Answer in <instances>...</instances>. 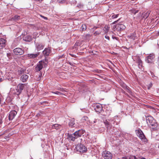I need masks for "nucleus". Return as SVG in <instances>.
I'll return each instance as SVG.
<instances>
[{"mask_svg": "<svg viewBox=\"0 0 159 159\" xmlns=\"http://www.w3.org/2000/svg\"><path fill=\"white\" fill-rule=\"evenodd\" d=\"M128 37L132 40H134L137 39V38L136 34L135 33H133L129 35L128 36Z\"/></svg>", "mask_w": 159, "mask_h": 159, "instance_id": "nucleus-20", "label": "nucleus"}, {"mask_svg": "<svg viewBox=\"0 0 159 159\" xmlns=\"http://www.w3.org/2000/svg\"><path fill=\"white\" fill-rule=\"evenodd\" d=\"M41 17H42L44 18L45 19H46V20L47 19V18L46 17H45L43 16H42V15H41Z\"/></svg>", "mask_w": 159, "mask_h": 159, "instance_id": "nucleus-52", "label": "nucleus"}, {"mask_svg": "<svg viewBox=\"0 0 159 159\" xmlns=\"http://www.w3.org/2000/svg\"><path fill=\"white\" fill-rule=\"evenodd\" d=\"M29 76L26 74L22 75L20 78V80L23 82H26L28 79Z\"/></svg>", "mask_w": 159, "mask_h": 159, "instance_id": "nucleus-22", "label": "nucleus"}, {"mask_svg": "<svg viewBox=\"0 0 159 159\" xmlns=\"http://www.w3.org/2000/svg\"><path fill=\"white\" fill-rule=\"evenodd\" d=\"M7 56L9 59H10L11 58V55L10 53H7Z\"/></svg>", "mask_w": 159, "mask_h": 159, "instance_id": "nucleus-40", "label": "nucleus"}, {"mask_svg": "<svg viewBox=\"0 0 159 159\" xmlns=\"http://www.w3.org/2000/svg\"><path fill=\"white\" fill-rule=\"evenodd\" d=\"M47 63L42 61H39L35 67V70L36 72L41 71L43 67H45Z\"/></svg>", "mask_w": 159, "mask_h": 159, "instance_id": "nucleus-3", "label": "nucleus"}, {"mask_svg": "<svg viewBox=\"0 0 159 159\" xmlns=\"http://www.w3.org/2000/svg\"><path fill=\"white\" fill-rule=\"evenodd\" d=\"M58 90H60V91L62 92H66V91L65 90V89L63 88H59L57 89Z\"/></svg>", "mask_w": 159, "mask_h": 159, "instance_id": "nucleus-39", "label": "nucleus"}, {"mask_svg": "<svg viewBox=\"0 0 159 159\" xmlns=\"http://www.w3.org/2000/svg\"><path fill=\"white\" fill-rule=\"evenodd\" d=\"M1 100L0 99V103H1Z\"/></svg>", "mask_w": 159, "mask_h": 159, "instance_id": "nucleus-60", "label": "nucleus"}, {"mask_svg": "<svg viewBox=\"0 0 159 159\" xmlns=\"http://www.w3.org/2000/svg\"><path fill=\"white\" fill-rule=\"evenodd\" d=\"M97 122V120L95 119H94V120L93 121V123H95Z\"/></svg>", "mask_w": 159, "mask_h": 159, "instance_id": "nucleus-54", "label": "nucleus"}, {"mask_svg": "<svg viewBox=\"0 0 159 159\" xmlns=\"http://www.w3.org/2000/svg\"><path fill=\"white\" fill-rule=\"evenodd\" d=\"M69 64L70 65H72V64H71V62H69Z\"/></svg>", "mask_w": 159, "mask_h": 159, "instance_id": "nucleus-59", "label": "nucleus"}, {"mask_svg": "<svg viewBox=\"0 0 159 159\" xmlns=\"http://www.w3.org/2000/svg\"><path fill=\"white\" fill-rule=\"evenodd\" d=\"M68 0H57V2L59 5L63 4L66 3Z\"/></svg>", "mask_w": 159, "mask_h": 159, "instance_id": "nucleus-27", "label": "nucleus"}, {"mask_svg": "<svg viewBox=\"0 0 159 159\" xmlns=\"http://www.w3.org/2000/svg\"><path fill=\"white\" fill-rule=\"evenodd\" d=\"M43 112L42 111H40L36 115V116H37L38 117L40 116H41L42 114H43Z\"/></svg>", "mask_w": 159, "mask_h": 159, "instance_id": "nucleus-38", "label": "nucleus"}, {"mask_svg": "<svg viewBox=\"0 0 159 159\" xmlns=\"http://www.w3.org/2000/svg\"><path fill=\"white\" fill-rule=\"evenodd\" d=\"M102 156L104 159H111L113 157L112 154L109 151L107 150L102 152Z\"/></svg>", "mask_w": 159, "mask_h": 159, "instance_id": "nucleus-5", "label": "nucleus"}, {"mask_svg": "<svg viewBox=\"0 0 159 159\" xmlns=\"http://www.w3.org/2000/svg\"><path fill=\"white\" fill-rule=\"evenodd\" d=\"M39 54L40 52H39L35 53L28 54L27 57L30 59H33L36 58Z\"/></svg>", "mask_w": 159, "mask_h": 159, "instance_id": "nucleus-14", "label": "nucleus"}, {"mask_svg": "<svg viewBox=\"0 0 159 159\" xmlns=\"http://www.w3.org/2000/svg\"><path fill=\"white\" fill-rule=\"evenodd\" d=\"M94 109L95 111L98 113H100L102 110V107L101 104L99 103H96L94 104Z\"/></svg>", "mask_w": 159, "mask_h": 159, "instance_id": "nucleus-10", "label": "nucleus"}, {"mask_svg": "<svg viewBox=\"0 0 159 159\" xmlns=\"http://www.w3.org/2000/svg\"><path fill=\"white\" fill-rule=\"evenodd\" d=\"M44 46V44L43 43H37L35 44L36 48L38 51H40L43 49Z\"/></svg>", "mask_w": 159, "mask_h": 159, "instance_id": "nucleus-12", "label": "nucleus"}, {"mask_svg": "<svg viewBox=\"0 0 159 159\" xmlns=\"http://www.w3.org/2000/svg\"><path fill=\"white\" fill-rule=\"evenodd\" d=\"M93 29L94 30H96V29H98V30L95 32L93 34L94 35L96 36L97 35H98L100 34H101L102 31V29L100 27H94Z\"/></svg>", "mask_w": 159, "mask_h": 159, "instance_id": "nucleus-18", "label": "nucleus"}, {"mask_svg": "<svg viewBox=\"0 0 159 159\" xmlns=\"http://www.w3.org/2000/svg\"><path fill=\"white\" fill-rule=\"evenodd\" d=\"M6 40L4 39H0V49L4 48L6 45Z\"/></svg>", "mask_w": 159, "mask_h": 159, "instance_id": "nucleus-17", "label": "nucleus"}, {"mask_svg": "<svg viewBox=\"0 0 159 159\" xmlns=\"http://www.w3.org/2000/svg\"><path fill=\"white\" fill-rule=\"evenodd\" d=\"M122 87L123 88H125L126 87V88L128 90V92L129 93L130 92V91L129 90L130 88L129 87H128L127 86L125 85L124 84H123Z\"/></svg>", "mask_w": 159, "mask_h": 159, "instance_id": "nucleus-36", "label": "nucleus"}, {"mask_svg": "<svg viewBox=\"0 0 159 159\" xmlns=\"http://www.w3.org/2000/svg\"><path fill=\"white\" fill-rule=\"evenodd\" d=\"M64 57V55H62L61 56H58V59H60L61 58H63Z\"/></svg>", "mask_w": 159, "mask_h": 159, "instance_id": "nucleus-44", "label": "nucleus"}, {"mask_svg": "<svg viewBox=\"0 0 159 159\" xmlns=\"http://www.w3.org/2000/svg\"><path fill=\"white\" fill-rule=\"evenodd\" d=\"M3 80L2 78L0 79V82H2Z\"/></svg>", "mask_w": 159, "mask_h": 159, "instance_id": "nucleus-55", "label": "nucleus"}, {"mask_svg": "<svg viewBox=\"0 0 159 159\" xmlns=\"http://www.w3.org/2000/svg\"><path fill=\"white\" fill-rule=\"evenodd\" d=\"M136 63L138 64V68L141 69L143 66V63L142 61L139 57L136 58Z\"/></svg>", "mask_w": 159, "mask_h": 159, "instance_id": "nucleus-15", "label": "nucleus"}, {"mask_svg": "<svg viewBox=\"0 0 159 159\" xmlns=\"http://www.w3.org/2000/svg\"><path fill=\"white\" fill-rule=\"evenodd\" d=\"M129 159H136V156H135L130 155L129 157Z\"/></svg>", "mask_w": 159, "mask_h": 159, "instance_id": "nucleus-41", "label": "nucleus"}, {"mask_svg": "<svg viewBox=\"0 0 159 159\" xmlns=\"http://www.w3.org/2000/svg\"><path fill=\"white\" fill-rule=\"evenodd\" d=\"M61 125L57 124L53 125L52 126V129H60Z\"/></svg>", "mask_w": 159, "mask_h": 159, "instance_id": "nucleus-26", "label": "nucleus"}, {"mask_svg": "<svg viewBox=\"0 0 159 159\" xmlns=\"http://www.w3.org/2000/svg\"><path fill=\"white\" fill-rule=\"evenodd\" d=\"M41 75H42V74H41L40 75H39V77H41Z\"/></svg>", "mask_w": 159, "mask_h": 159, "instance_id": "nucleus-58", "label": "nucleus"}, {"mask_svg": "<svg viewBox=\"0 0 159 159\" xmlns=\"http://www.w3.org/2000/svg\"><path fill=\"white\" fill-rule=\"evenodd\" d=\"M52 93H53L56 94H57V95H63L64 94L63 93L57 91L55 92H52Z\"/></svg>", "mask_w": 159, "mask_h": 159, "instance_id": "nucleus-33", "label": "nucleus"}, {"mask_svg": "<svg viewBox=\"0 0 159 159\" xmlns=\"http://www.w3.org/2000/svg\"><path fill=\"white\" fill-rule=\"evenodd\" d=\"M14 54L16 55H21L24 53V50L19 48H15L13 50Z\"/></svg>", "mask_w": 159, "mask_h": 159, "instance_id": "nucleus-8", "label": "nucleus"}, {"mask_svg": "<svg viewBox=\"0 0 159 159\" xmlns=\"http://www.w3.org/2000/svg\"><path fill=\"white\" fill-rule=\"evenodd\" d=\"M119 20H116V21H114V22H113L112 23V24H115Z\"/></svg>", "mask_w": 159, "mask_h": 159, "instance_id": "nucleus-49", "label": "nucleus"}, {"mask_svg": "<svg viewBox=\"0 0 159 159\" xmlns=\"http://www.w3.org/2000/svg\"><path fill=\"white\" fill-rule=\"evenodd\" d=\"M122 159H129V157L128 158L126 156L123 157H122Z\"/></svg>", "mask_w": 159, "mask_h": 159, "instance_id": "nucleus-46", "label": "nucleus"}, {"mask_svg": "<svg viewBox=\"0 0 159 159\" xmlns=\"http://www.w3.org/2000/svg\"><path fill=\"white\" fill-rule=\"evenodd\" d=\"M70 55L72 57H75V55H72V54H70Z\"/></svg>", "mask_w": 159, "mask_h": 159, "instance_id": "nucleus-56", "label": "nucleus"}, {"mask_svg": "<svg viewBox=\"0 0 159 159\" xmlns=\"http://www.w3.org/2000/svg\"><path fill=\"white\" fill-rule=\"evenodd\" d=\"M25 71V70L22 68H21L18 70V73L19 75H20L24 73Z\"/></svg>", "mask_w": 159, "mask_h": 159, "instance_id": "nucleus-29", "label": "nucleus"}, {"mask_svg": "<svg viewBox=\"0 0 159 159\" xmlns=\"http://www.w3.org/2000/svg\"><path fill=\"white\" fill-rule=\"evenodd\" d=\"M46 101H44L43 102H39V103L40 104H43V103H46Z\"/></svg>", "mask_w": 159, "mask_h": 159, "instance_id": "nucleus-51", "label": "nucleus"}, {"mask_svg": "<svg viewBox=\"0 0 159 159\" xmlns=\"http://www.w3.org/2000/svg\"><path fill=\"white\" fill-rule=\"evenodd\" d=\"M83 5L81 3L78 4L77 6V7H78L79 8H82L83 7Z\"/></svg>", "mask_w": 159, "mask_h": 159, "instance_id": "nucleus-42", "label": "nucleus"}, {"mask_svg": "<svg viewBox=\"0 0 159 159\" xmlns=\"http://www.w3.org/2000/svg\"><path fill=\"white\" fill-rule=\"evenodd\" d=\"M21 17L20 16L17 15H16L13 17H12L11 19L9 20V21H16L21 19Z\"/></svg>", "mask_w": 159, "mask_h": 159, "instance_id": "nucleus-23", "label": "nucleus"}, {"mask_svg": "<svg viewBox=\"0 0 159 159\" xmlns=\"http://www.w3.org/2000/svg\"><path fill=\"white\" fill-rule=\"evenodd\" d=\"M152 83H150V84H149V86L148 87V89H150V88L152 87Z\"/></svg>", "mask_w": 159, "mask_h": 159, "instance_id": "nucleus-45", "label": "nucleus"}, {"mask_svg": "<svg viewBox=\"0 0 159 159\" xmlns=\"http://www.w3.org/2000/svg\"><path fill=\"white\" fill-rule=\"evenodd\" d=\"M105 38L106 39H107L108 40H110V37H109V36H107V35H106V36H105Z\"/></svg>", "mask_w": 159, "mask_h": 159, "instance_id": "nucleus-47", "label": "nucleus"}, {"mask_svg": "<svg viewBox=\"0 0 159 159\" xmlns=\"http://www.w3.org/2000/svg\"><path fill=\"white\" fill-rule=\"evenodd\" d=\"M155 56L153 53L149 54L145 58L146 61L149 64H154Z\"/></svg>", "mask_w": 159, "mask_h": 159, "instance_id": "nucleus-4", "label": "nucleus"}, {"mask_svg": "<svg viewBox=\"0 0 159 159\" xmlns=\"http://www.w3.org/2000/svg\"><path fill=\"white\" fill-rule=\"evenodd\" d=\"M137 136L144 143L147 142V139L142 131L139 128L135 131Z\"/></svg>", "mask_w": 159, "mask_h": 159, "instance_id": "nucleus-2", "label": "nucleus"}, {"mask_svg": "<svg viewBox=\"0 0 159 159\" xmlns=\"http://www.w3.org/2000/svg\"><path fill=\"white\" fill-rule=\"evenodd\" d=\"M141 157H136V159H141Z\"/></svg>", "mask_w": 159, "mask_h": 159, "instance_id": "nucleus-53", "label": "nucleus"}, {"mask_svg": "<svg viewBox=\"0 0 159 159\" xmlns=\"http://www.w3.org/2000/svg\"><path fill=\"white\" fill-rule=\"evenodd\" d=\"M146 120L148 124L152 123L153 121H155L153 118L151 116H146Z\"/></svg>", "mask_w": 159, "mask_h": 159, "instance_id": "nucleus-19", "label": "nucleus"}, {"mask_svg": "<svg viewBox=\"0 0 159 159\" xmlns=\"http://www.w3.org/2000/svg\"><path fill=\"white\" fill-rule=\"evenodd\" d=\"M76 148L78 151L80 152H85L87 151V148L82 144L80 143L77 145Z\"/></svg>", "mask_w": 159, "mask_h": 159, "instance_id": "nucleus-6", "label": "nucleus"}, {"mask_svg": "<svg viewBox=\"0 0 159 159\" xmlns=\"http://www.w3.org/2000/svg\"><path fill=\"white\" fill-rule=\"evenodd\" d=\"M148 125L152 126V129H154L156 128L157 125L155 121H153L152 123H150L149 124H148Z\"/></svg>", "mask_w": 159, "mask_h": 159, "instance_id": "nucleus-28", "label": "nucleus"}, {"mask_svg": "<svg viewBox=\"0 0 159 159\" xmlns=\"http://www.w3.org/2000/svg\"><path fill=\"white\" fill-rule=\"evenodd\" d=\"M88 119V118L87 116H84L82 118V121L84 122V121H86Z\"/></svg>", "mask_w": 159, "mask_h": 159, "instance_id": "nucleus-35", "label": "nucleus"}, {"mask_svg": "<svg viewBox=\"0 0 159 159\" xmlns=\"http://www.w3.org/2000/svg\"><path fill=\"white\" fill-rule=\"evenodd\" d=\"M104 28L105 30V33H107L109 30L110 27L108 25H106L104 27Z\"/></svg>", "mask_w": 159, "mask_h": 159, "instance_id": "nucleus-31", "label": "nucleus"}, {"mask_svg": "<svg viewBox=\"0 0 159 159\" xmlns=\"http://www.w3.org/2000/svg\"><path fill=\"white\" fill-rule=\"evenodd\" d=\"M17 114V112L15 110L11 111L9 115V120H12Z\"/></svg>", "mask_w": 159, "mask_h": 159, "instance_id": "nucleus-13", "label": "nucleus"}, {"mask_svg": "<svg viewBox=\"0 0 159 159\" xmlns=\"http://www.w3.org/2000/svg\"><path fill=\"white\" fill-rule=\"evenodd\" d=\"M131 12L134 14H135L136 13H138L139 11V10H136L134 9L131 10Z\"/></svg>", "mask_w": 159, "mask_h": 159, "instance_id": "nucleus-34", "label": "nucleus"}, {"mask_svg": "<svg viewBox=\"0 0 159 159\" xmlns=\"http://www.w3.org/2000/svg\"><path fill=\"white\" fill-rule=\"evenodd\" d=\"M104 123L105 124L106 128L107 129V131H109L110 132H113L112 125L107 120H104Z\"/></svg>", "mask_w": 159, "mask_h": 159, "instance_id": "nucleus-7", "label": "nucleus"}, {"mask_svg": "<svg viewBox=\"0 0 159 159\" xmlns=\"http://www.w3.org/2000/svg\"><path fill=\"white\" fill-rule=\"evenodd\" d=\"M115 28L117 31H120L125 28V26L123 25L118 24L115 26Z\"/></svg>", "mask_w": 159, "mask_h": 159, "instance_id": "nucleus-16", "label": "nucleus"}, {"mask_svg": "<svg viewBox=\"0 0 159 159\" xmlns=\"http://www.w3.org/2000/svg\"><path fill=\"white\" fill-rule=\"evenodd\" d=\"M32 39V36L29 35H27L23 38V40L27 42H30Z\"/></svg>", "mask_w": 159, "mask_h": 159, "instance_id": "nucleus-24", "label": "nucleus"}, {"mask_svg": "<svg viewBox=\"0 0 159 159\" xmlns=\"http://www.w3.org/2000/svg\"><path fill=\"white\" fill-rule=\"evenodd\" d=\"M91 36V35L90 34H87L85 36V37L86 38H88V37H90Z\"/></svg>", "mask_w": 159, "mask_h": 159, "instance_id": "nucleus-43", "label": "nucleus"}, {"mask_svg": "<svg viewBox=\"0 0 159 159\" xmlns=\"http://www.w3.org/2000/svg\"><path fill=\"white\" fill-rule=\"evenodd\" d=\"M26 85V84H19L18 85L17 87V88L16 89V90L17 91L16 92L18 93L17 94L18 95L20 94L21 93L22 91L24 88L25 86Z\"/></svg>", "mask_w": 159, "mask_h": 159, "instance_id": "nucleus-9", "label": "nucleus"}, {"mask_svg": "<svg viewBox=\"0 0 159 159\" xmlns=\"http://www.w3.org/2000/svg\"><path fill=\"white\" fill-rule=\"evenodd\" d=\"M85 132L83 129L79 130L75 132L72 134H69L68 138L73 141H75L76 139L81 137Z\"/></svg>", "mask_w": 159, "mask_h": 159, "instance_id": "nucleus-1", "label": "nucleus"}, {"mask_svg": "<svg viewBox=\"0 0 159 159\" xmlns=\"http://www.w3.org/2000/svg\"><path fill=\"white\" fill-rule=\"evenodd\" d=\"M141 159H145V158L144 157H141Z\"/></svg>", "mask_w": 159, "mask_h": 159, "instance_id": "nucleus-57", "label": "nucleus"}, {"mask_svg": "<svg viewBox=\"0 0 159 159\" xmlns=\"http://www.w3.org/2000/svg\"><path fill=\"white\" fill-rule=\"evenodd\" d=\"M51 48H45L42 52L45 57H48L49 56L51 52Z\"/></svg>", "mask_w": 159, "mask_h": 159, "instance_id": "nucleus-11", "label": "nucleus"}, {"mask_svg": "<svg viewBox=\"0 0 159 159\" xmlns=\"http://www.w3.org/2000/svg\"><path fill=\"white\" fill-rule=\"evenodd\" d=\"M150 11H148L147 12H144L142 14V17L145 19H147L149 16L150 14Z\"/></svg>", "mask_w": 159, "mask_h": 159, "instance_id": "nucleus-25", "label": "nucleus"}, {"mask_svg": "<svg viewBox=\"0 0 159 159\" xmlns=\"http://www.w3.org/2000/svg\"><path fill=\"white\" fill-rule=\"evenodd\" d=\"M81 29L82 31H85L87 29L86 25L84 24H83L81 26Z\"/></svg>", "mask_w": 159, "mask_h": 159, "instance_id": "nucleus-30", "label": "nucleus"}, {"mask_svg": "<svg viewBox=\"0 0 159 159\" xmlns=\"http://www.w3.org/2000/svg\"><path fill=\"white\" fill-rule=\"evenodd\" d=\"M112 38L113 39H115L116 40H118V38L117 37L112 36Z\"/></svg>", "mask_w": 159, "mask_h": 159, "instance_id": "nucleus-50", "label": "nucleus"}, {"mask_svg": "<svg viewBox=\"0 0 159 159\" xmlns=\"http://www.w3.org/2000/svg\"><path fill=\"white\" fill-rule=\"evenodd\" d=\"M81 110H82V111L85 112L86 113H89V111L88 109L83 108L82 109H81Z\"/></svg>", "mask_w": 159, "mask_h": 159, "instance_id": "nucleus-32", "label": "nucleus"}, {"mask_svg": "<svg viewBox=\"0 0 159 159\" xmlns=\"http://www.w3.org/2000/svg\"><path fill=\"white\" fill-rule=\"evenodd\" d=\"M118 16V14L116 15H114L112 16L111 17L112 19H114L117 17Z\"/></svg>", "mask_w": 159, "mask_h": 159, "instance_id": "nucleus-37", "label": "nucleus"}, {"mask_svg": "<svg viewBox=\"0 0 159 159\" xmlns=\"http://www.w3.org/2000/svg\"><path fill=\"white\" fill-rule=\"evenodd\" d=\"M119 20H116V21H114V22H113L112 23V24H115Z\"/></svg>", "mask_w": 159, "mask_h": 159, "instance_id": "nucleus-48", "label": "nucleus"}, {"mask_svg": "<svg viewBox=\"0 0 159 159\" xmlns=\"http://www.w3.org/2000/svg\"><path fill=\"white\" fill-rule=\"evenodd\" d=\"M69 125L70 127H71V128L75 127L76 126V124H75L74 118L71 119L69 123Z\"/></svg>", "mask_w": 159, "mask_h": 159, "instance_id": "nucleus-21", "label": "nucleus"}]
</instances>
